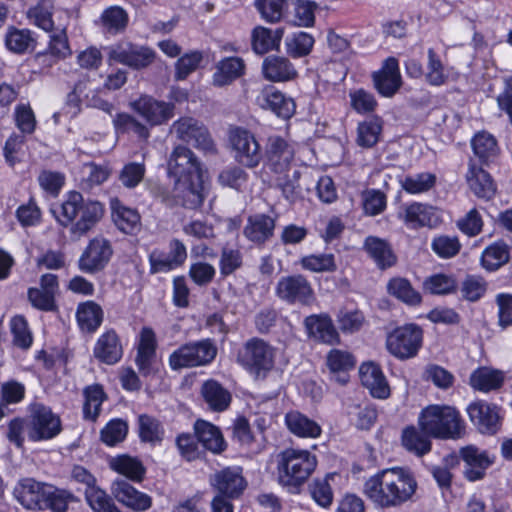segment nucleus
Returning <instances> with one entry per match:
<instances>
[{
  "mask_svg": "<svg viewBox=\"0 0 512 512\" xmlns=\"http://www.w3.org/2000/svg\"><path fill=\"white\" fill-rule=\"evenodd\" d=\"M417 482L407 470L391 468L370 477L364 484V494L381 508L398 507L409 501Z\"/></svg>",
  "mask_w": 512,
  "mask_h": 512,
  "instance_id": "nucleus-1",
  "label": "nucleus"
},
{
  "mask_svg": "<svg viewBox=\"0 0 512 512\" xmlns=\"http://www.w3.org/2000/svg\"><path fill=\"white\" fill-rule=\"evenodd\" d=\"M382 131V122L379 118H372L359 123L356 143L363 148L373 147L379 140Z\"/></svg>",
  "mask_w": 512,
  "mask_h": 512,
  "instance_id": "nucleus-47",
  "label": "nucleus"
},
{
  "mask_svg": "<svg viewBox=\"0 0 512 512\" xmlns=\"http://www.w3.org/2000/svg\"><path fill=\"white\" fill-rule=\"evenodd\" d=\"M201 394L209 408L214 411L226 410L231 402L230 392L212 379L203 383Z\"/></svg>",
  "mask_w": 512,
  "mask_h": 512,
  "instance_id": "nucleus-32",
  "label": "nucleus"
},
{
  "mask_svg": "<svg viewBox=\"0 0 512 512\" xmlns=\"http://www.w3.org/2000/svg\"><path fill=\"white\" fill-rule=\"evenodd\" d=\"M264 77L273 82L289 81L296 77L297 71L285 57L268 56L262 64Z\"/></svg>",
  "mask_w": 512,
  "mask_h": 512,
  "instance_id": "nucleus-28",
  "label": "nucleus"
},
{
  "mask_svg": "<svg viewBox=\"0 0 512 512\" xmlns=\"http://www.w3.org/2000/svg\"><path fill=\"white\" fill-rule=\"evenodd\" d=\"M217 355V347L210 339L190 342L175 350L169 357L173 370L205 366Z\"/></svg>",
  "mask_w": 512,
  "mask_h": 512,
  "instance_id": "nucleus-6",
  "label": "nucleus"
},
{
  "mask_svg": "<svg viewBox=\"0 0 512 512\" xmlns=\"http://www.w3.org/2000/svg\"><path fill=\"white\" fill-rule=\"evenodd\" d=\"M171 132L176 137L204 151L205 153H216V146L207 128L198 120L192 117H183L173 123Z\"/></svg>",
  "mask_w": 512,
  "mask_h": 512,
  "instance_id": "nucleus-10",
  "label": "nucleus"
},
{
  "mask_svg": "<svg viewBox=\"0 0 512 512\" xmlns=\"http://www.w3.org/2000/svg\"><path fill=\"white\" fill-rule=\"evenodd\" d=\"M436 176L432 173H420L406 177L401 186L406 192H425L434 188Z\"/></svg>",
  "mask_w": 512,
  "mask_h": 512,
  "instance_id": "nucleus-61",
  "label": "nucleus"
},
{
  "mask_svg": "<svg viewBox=\"0 0 512 512\" xmlns=\"http://www.w3.org/2000/svg\"><path fill=\"white\" fill-rule=\"evenodd\" d=\"M419 425L423 433L440 439L460 438L465 430L459 412L451 406H428L419 416Z\"/></svg>",
  "mask_w": 512,
  "mask_h": 512,
  "instance_id": "nucleus-4",
  "label": "nucleus"
},
{
  "mask_svg": "<svg viewBox=\"0 0 512 512\" xmlns=\"http://www.w3.org/2000/svg\"><path fill=\"white\" fill-rule=\"evenodd\" d=\"M326 363L331 372L340 373L336 377V381L341 384H345L348 381L346 372L355 366L356 361L350 352L340 349H332L327 354Z\"/></svg>",
  "mask_w": 512,
  "mask_h": 512,
  "instance_id": "nucleus-37",
  "label": "nucleus"
},
{
  "mask_svg": "<svg viewBox=\"0 0 512 512\" xmlns=\"http://www.w3.org/2000/svg\"><path fill=\"white\" fill-rule=\"evenodd\" d=\"M53 31L54 33L50 36L49 43L51 54L58 58H66L71 55V49L66 34V24L57 25Z\"/></svg>",
  "mask_w": 512,
  "mask_h": 512,
  "instance_id": "nucleus-58",
  "label": "nucleus"
},
{
  "mask_svg": "<svg viewBox=\"0 0 512 512\" xmlns=\"http://www.w3.org/2000/svg\"><path fill=\"white\" fill-rule=\"evenodd\" d=\"M129 105L152 126L161 125L173 117V104L158 101L149 95H142Z\"/></svg>",
  "mask_w": 512,
  "mask_h": 512,
  "instance_id": "nucleus-14",
  "label": "nucleus"
},
{
  "mask_svg": "<svg viewBox=\"0 0 512 512\" xmlns=\"http://www.w3.org/2000/svg\"><path fill=\"white\" fill-rule=\"evenodd\" d=\"M33 43L30 31L9 28L5 37L6 47L14 53H24Z\"/></svg>",
  "mask_w": 512,
  "mask_h": 512,
  "instance_id": "nucleus-56",
  "label": "nucleus"
},
{
  "mask_svg": "<svg viewBox=\"0 0 512 512\" xmlns=\"http://www.w3.org/2000/svg\"><path fill=\"white\" fill-rule=\"evenodd\" d=\"M84 397V416L86 419L94 421L100 413V408L105 398L104 391L100 385L88 386L84 390Z\"/></svg>",
  "mask_w": 512,
  "mask_h": 512,
  "instance_id": "nucleus-50",
  "label": "nucleus"
},
{
  "mask_svg": "<svg viewBox=\"0 0 512 512\" xmlns=\"http://www.w3.org/2000/svg\"><path fill=\"white\" fill-rule=\"evenodd\" d=\"M470 385L475 390L490 392L499 389L504 382V374L500 370L480 367L470 375Z\"/></svg>",
  "mask_w": 512,
  "mask_h": 512,
  "instance_id": "nucleus-33",
  "label": "nucleus"
},
{
  "mask_svg": "<svg viewBox=\"0 0 512 512\" xmlns=\"http://www.w3.org/2000/svg\"><path fill=\"white\" fill-rule=\"evenodd\" d=\"M110 467L133 481H141L145 474V468L141 461L128 455L112 458Z\"/></svg>",
  "mask_w": 512,
  "mask_h": 512,
  "instance_id": "nucleus-43",
  "label": "nucleus"
},
{
  "mask_svg": "<svg viewBox=\"0 0 512 512\" xmlns=\"http://www.w3.org/2000/svg\"><path fill=\"white\" fill-rule=\"evenodd\" d=\"M432 250L442 258H451L458 254L461 248L458 237L441 235L433 239Z\"/></svg>",
  "mask_w": 512,
  "mask_h": 512,
  "instance_id": "nucleus-60",
  "label": "nucleus"
},
{
  "mask_svg": "<svg viewBox=\"0 0 512 512\" xmlns=\"http://www.w3.org/2000/svg\"><path fill=\"white\" fill-rule=\"evenodd\" d=\"M128 15L124 9L118 6L107 8L101 16V23L109 33H117L125 29Z\"/></svg>",
  "mask_w": 512,
  "mask_h": 512,
  "instance_id": "nucleus-53",
  "label": "nucleus"
},
{
  "mask_svg": "<svg viewBox=\"0 0 512 512\" xmlns=\"http://www.w3.org/2000/svg\"><path fill=\"white\" fill-rule=\"evenodd\" d=\"M54 486L36 481L33 478H23L14 487V496L26 509H43L45 497L51 495Z\"/></svg>",
  "mask_w": 512,
  "mask_h": 512,
  "instance_id": "nucleus-13",
  "label": "nucleus"
},
{
  "mask_svg": "<svg viewBox=\"0 0 512 512\" xmlns=\"http://www.w3.org/2000/svg\"><path fill=\"white\" fill-rule=\"evenodd\" d=\"M195 434L203 447L213 453L225 449V441L218 427L204 420H197L194 425Z\"/></svg>",
  "mask_w": 512,
  "mask_h": 512,
  "instance_id": "nucleus-29",
  "label": "nucleus"
},
{
  "mask_svg": "<svg viewBox=\"0 0 512 512\" xmlns=\"http://www.w3.org/2000/svg\"><path fill=\"white\" fill-rule=\"evenodd\" d=\"M284 35L283 28L272 31L262 26L256 27L252 32V47L257 54H265L270 50H279Z\"/></svg>",
  "mask_w": 512,
  "mask_h": 512,
  "instance_id": "nucleus-31",
  "label": "nucleus"
},
{
  "mask_svg": "<svg viewBox=\"0 0 512 512\" xmlns=\"http://www.w3.org/2000/svg\"><path fill=\"white\" fill-rule=\"evenodd\" d=\"M52 10V0H42L34 8L30 9L29 17L41 29L52 32L56 28L52 20Z\"/></svg>",
  "mask_w": 512,
  "mask_h": 512,
  "instance_id": "nucleus-52",
  "label": "nucleus"
},
{
  "mask_svg": "<svg viewBox=\"0 0 512 512\" xmlns=\"http://www.w3.org/2000/svg\"><path fill=\"white\" fill-rule=\"evenodd\" d=\"M364 248L381 269L391 267L396 262V257L389 244L381 238L375 236L367 237L364 242Z\"/></svg>",
  "mask_w": 512,
  "mask_h": 512,
  "instance_id": "nucleus-35",
  "label": "nucleus"
},
{
  "mask_svg": "<svg viewBox=\"0 0 512 512\" xmlns=\"http://www.w3.org/2000/svg\"><path fill=\"white\" fill-rule=\"evenodd\" d=\"M168 177L178 192H202L206 189L205 172L196 155L186 146L178 145L167 163Z\"/></svg>",
  "mask_w": 512,
  "mask_h": 512,
  "instance_id": "nucleus-3",
  "label": "nucleus"
},
{
  "mask_svg": "<svg viewBox=\"0 0 512 512\" xmlns=\"http://www.w3.org/2000/svg\"><path fill=\"white\" fill-rule=\"evenodd\" d=\"M495 302L498 307V325L506 329L512 325V294L499 293Z\"/></svg>",
  "mask_w": 512,
  "mask_h": 512,
  "instance_id": "nucleus-64",
  "label": "nucleus"
},
{
  "mask_svg": "<svg viewBox=\"0 0 512 512\" xmlns=\"http://www.w3.org/2000/svg\"><path fill=\"white\" fill-rule=\"evenodd\" d=\"M113 124L117 132L127 133L133 132L141 139H148L150 133L149 129L127 113H118L113 119Z\"/></svg>",
  "mask_w": 512,
  "mask_h": 512,
  "instance_id": "nucleus-51",
  "label": "nucleus"
},
{
  "mask_svg": "<svg viewBox=\"0 0 512 512\" xmlns=\"http://www.w3.org/2000/svg\"><path fill=\"white\" fill-rule=\"evenodd\" d=\"M95 358L99 361L113 365L120 361L123 355V348L117 333L114 330H108L97 340L94 350Z\"/></svg>",
  "mask_w": 512,
  "mask_h": 512,
  "instance_id": "nucleus-26",
  "label": "nucleus"
},
{
  "mask_svg": "<svg viewBox=\"0 0 512 512\" xmlns=\"http://www.w3.org/2000/svg\"><path fill=\"white\" fill-rule=\"evenodd\" d=\"M244 70V63L238 57H229L220 61L213 75V84L219 87L230 84L240 77Z\"/></svg>",
  "mask_w": 512,
  "mask_h": 512,
  "instance_id": "nucleus-39",
  "label": "nucleus"
},
{
  "mask_svg": "<svg viewBox=\"0 0 512 512\" xmlns=\"http://www.w3.org/2000/svg\"><path fill=\"white\" fill-rule=\"evenodd\" d=\"M487 290V282L484 278L476 275H468L462 282L461 293L464 299L478 301Z\"/></svg>",
  "mask_w": 512,
  "mask_h": 512,
  "instance_id": "nucleus-57",
  "label": "nucleus"
},
{
  "mask_svg": "<svg viewBox=\"0 0 512 512\" xmlns=\"http://www.w3.org/2000/svg\"><path fill=\"white\" fill-rule=\"evenodd\" d=\"M229 144L234 153V159L239 164L254 168L260 163L262 158L260 145L250 131L241 127L231 128Z\"/></svg>",
  "mask_w": 512,
  "mask_h": 512,
  "instance_id": "nucleus-9",
  "label": "nucleus"
},
{
  "mask_svg": "<svg viewBox=\"0 0 512 512\" xmlns=\"http://www.w3.org/2000/svg\"><path fill=\"white\" fill-rule=\"evenodd\" d=\"M304 269L312 272L334 271L336 269L332 254L308 255L301 259Z\"/></svg>",
  "mask_w": 512,
  "mask_h": 512,
  "instance_id": "nucleus-62",
  "label": "nucleus"
},
{
  "mask_svg": "<svg viewBox=\"0 0 512 512\" xmlns=\"http://www.w3.org/2000/svg\"><path fill=\"white\" fill-rule=\"evenodd\" d=\"M295 149L280 136L268 138L265 157L267 166L275 173H286L294 159Z\"/></svg>",
  "mask_w": 512,
  "mask_h": 512,
  "instance_id": "nucleus-16",
  "label": "nucleus"
},
{
  "mask_svg": "<svg viewBox=\"0 0 512 512\" xmlns=\"http://www.w3.org/2000/svg\"><path fill=\"white\" fill-rule=\"evenodd\" d=\"M403 219L411 228L424 226L433 228L438 226L441 222L440 215L435 208L420 203L407 206Z\"/></svg>",
  "mask_w": 512,
  "mask_h": 512,
  "instance_id": "nucleus-27",
  "label": "nucleus"
},
{
  "mask_svg": "<svg viewBox=\"0 0 512 512\" xmlns=\"http://www.w3.org/2000/svg\"><path fill=\"white\" fill-rule=\"evenodd\" d=\"M210 482L220 495L231 499L239 497L247 485L240 467L224 468L216 472Z\"/></svg>",
  "mask_w": 512,
  "mask_h": 512,
  "instance_id": "nucleus-19",
  "label": "nucleus"
},
{
  "mask_svg": "<svg viewBox=\"0 0 512 512\" xmlns=\"http://www.w3.org/2000/svg\"><path fill=\"white\" fill-rule=\"evenodd\" d=\"M276 295L283 301L301 305H311L315 295L310 282L303 275L285 276L276 285Z\"/></svg>",
  "mask_w": 512,
  "mask_h": 512,
  "instance_id": "nucleus-12",
  "label": "nucleus"
},
{
  "mask_svg": "<svg viewBox=\"0 0 512 512\" xmlns=\"http://www.w3.org/2000/svg\"><path fill=\"white\" fill-rule=\"evenodd\" d=\"M128 426L121 419L111 420L101 431V439L109 446L123 441L127 435Z\"/></svg>",
  "mask_w": 512,
  "mask_h": 512,
  "instance_id": "nucleus-59",
  "label": "nucleus"
},
{
  "mask_svg": "<svg viewBox=\"0 0 512 512\" xmlns=\"http://www.w3.org/2000/svg\"><path fill=\"white\" fill-rule=\"evenodd\" d=\"M110 58L133 69H143L154 62L156 54L149 47L127 43L112 49Z\"/></svg>",
  "mask_w": 512,
  "mask_h": 512,
  "instance_id": "nucleus-17",
  "label": "nucleus"
},
{
  "mask_svg": "<svg viewBox=\"0 0 512 512\" xmlns=\"http://www.w3.org/2000/svg\"><path fill=\"white\" fill-rule=\"evenodd\" d=\"M510 257L509 247L499 241L488 246L482 253L481 263L486 270L494 271L508 262Z\"/></svg>",
  "mask_w": 512,
  "mask_h": 512,
  "instance_id": "nucleus-45",
  "label": "nucleus"
},
{
  "mask_svg": "<svg viewBox=\"0 0 512 512\" xmlns=\"http://www.w3.org/2000/svg\"><path fill=\"white\" fill-rule=\"evenodd\" d=\"M274 228V218L264 214H257L248 218L244 234L253 242L263 243L273 235Z\"/></svg>",
  "mask_w": 512,
  "mask_h": 512,
  "instance_id": "nucleus-30",
  "label": "nucleus"
},
{
  "mask_svg": "<svg viewBox=\"0 0 512 512\" xmlns=\"http://www.w3.org/2000/svg\"><path fill=\"white\" fill-rule=\"evenodd\" d=\"M359 377L362 385L369 390L374 398L386 399L390 396L388 382L377 364L362 363L359 368Z\"/></svg>",
  "mask_w": 512,
  "mask_h": 512,
  "instance_id": "nucleus-24",
  "label": "nucleus"
},
{
  "mask_svg": "<svg viewBox=\"0 0 512 512\" xmlns=\"http://www.w3.org/2000/svg\"><path fill=\"white\" fill-rule=\"evenodd\" d=\"M112 218L119 230L126 234H135L140 230L141 221L139 213L132 208L112 201Z\"/></svg>",
  "mask_w": 512,
  "mask_h": 512,
  "instance_id": "nucleus-34",
  "label": "nucleus"
},
{
  "mask_svg": "<svg viewBox=\"0 0 512 512\" xmlns=\"http://www.w3.org/2000/svg\"><path fill=\"white\" fill-rule=\"evenodd\" d=\"M255 5L262 18L269 23L280 22L287 8L285 0H256Z\"/></svg>",
  "mask_w": 512,
  "mask_h": 512,
  "instance_id": "nucleus-54",
  "label": "nucleus"
},
{
  "mask_svg": "<svg viewBox=\"0 0 512 512\" xmlns=\"http://www.w3.org/2000/svg\"><path fill=\"white\" fill-rule=\"evenodd\" d=\"M467 412L470 420L483 434H495L500 426V417L497 407L483 401L471 403Z\"/></svg>",
  "mask_w": 512,
  "mask_h": 512,
  "instance_id": "nucleus-20",
  "label": "nucleus"
},
{
  "mask_svg": "<svg viewBox=\"0 0 512 512\" xmlns=\"http://www.w3.org/2000/svg\"><path fill=\"white\" fill-rule=\"evenodd\" d=\"M422 345V330L415 324H407L393 330L386 339L388 351L400 360L413 358Z\"/></svg>",
  "mask_w": 512,
  "mask_h": 512,
  "instance_id": "nucleus-8",
  "label": "nucleus"
},
{
  "mask_svg": "<svg viewBox=\"0 0 512 512\" xmlns=\"http://www.w3.org/2000/svg\"><path fill=\"white\" fill-rule=\"evenodd\" d=\"M466 182L473 192H495L496 184L492 176L483 168L470 163L466 173Z\"/></svg>",
  "mask_w": 512,
  "mask_h": 512,
  "instance_id": "nucleus-44",
  "label": "nucleus"
},
{
  "mask_svg": "<svg viewBox=\"0 0 512 512\" xmlns=\"http://www.w3.org/2000/svg\"><path fill=\"white\" fill-rule=\"evenodd\" d=\"M314 38L306 32H297L285 40L286 52L294 58L307 56L314 45Z\"/></svg>",
  "mask_w": 512,
  "mask_h": 512,
  "instance_id": "nucleus-49",
  "label": "nucleus"
},
{
  "mask_svg": "<svg viewBox=\"0 0 512 512\" xmlns=\"http://www.w3.org/2000/svg\"><path fill=\"white\" fill-rule=\"evenodd\" d=\"M85 496L94 512H121L105 491L96 486L86 489Z\"/></svg>",
  "mask_w": 512,
  "mask_h": 512,
  "instance_id": "nucleus-55",
  "label": "nucleus"
},
{
  "mask_svg": "<svg viewBox=\"0 0 512 512\" xmlns=\"http://www.w3.org/2000/svg\"><path fill=\"white\" fill-rule=\"evenodd\" d=\"M474 154L484 164L494 162L499 155V147L495 137L485 131L478 132L471 140Z\"/></svg>",
  "mask_w": 512,
  "mask_h": 512,
  "instance_id": "nucleus-36",
  "label": "nucleus"
},
{
  "mask_svg": "<svg viewBox=\"0 0 512 512\" xmlns=\"http://www.w3.org/2000/svg\"><path fill=\"white\" fill-rule=\"evenodd\" d=\"M304 326L308 336L316 341L329 345L339 343V334L327 314H314L306 317Z\"/></svg>",
  "mask_w": 512,
  "mask_h": 512,
  "instance_id": "nucleus-22",
  "label": "nucleus"
},
{
  "mask_svg": "<svg viewBox=\"0 0 512 512\" xmlns=\"http://www.w3.org/2000/svg\"><path fill=\"white\" fill-rule=\"evenodd\" d=\"M138 433L142 442L156 444L164 438V427L155 417L148 414L138 416Z\"/></svg>",
  "mask_w": 512,
  "mask_h": 512,
  "instance_id": "nucleus-42",
  "label": "nucleus"
},
{
  "mask_svg": "<svg viewBox=\"0 0 512 512\" xmlns=\"http://www.w3.org/2000/svg\"><path fill=\"white\" fill-rule=\"evenodd\" d=\"M285 420L288 429L299 437L316 438L321 434L320 425L299 412L287 413Z\"/></svg>",
  "mask_w": 512,
  "mask_h": 512,
  "instance_id": "nucleus-38",
  "label": "nucleus"
},
{
  "mask_svg": "<svg viewBox=\"0 0 512 512\" xmlns=\"http://www.w3.org/2000/svg\"><path fill=\"white\" fill-rule=\"evenodd\" d=\"M317 466L316 456L307 450L289 448L278 456L279 482L290 489H297L310 477Z\"/></svg>",
  "mask_w": 512,
  "mask_h": 512,
  "instance_id": "nucleus-5",
  "label": "nucleus"
},
{
  "mask_svg": "<svg viewBox=\"0 0 512 512\" xmlns=\"http://www.w3.org/2000/svg\"><path fill=\"white\" fill-rule=\"evenodd\" d=\"M429 435L422 434L415 427H407L402 433V444L410 452L422 456L431 450Z\"/></svg>",
  "mask_w": 512,
  "mask_h": 512,
  "instance_id": "nucleus-46",
  "label": "nucleus"
},
{
  "mask_svg": "<svg viewBox=\"0 0 512 512\" xmlns=\"http://www.w3.org/2000/svg\"><path fill=\"white\" fill-rule=\"evenodd\" d=\"M112 255L110 243L104 238L92 239L79 259V269L85 273L102 270Z\"/></svg>",
  "mask_w": 512,
  "mask_h": 512,
  "instance_id": "nucleus-18",
  "label": "nucleus"
},
{
  "mask_svg": "<svg viewBox=\"0 0 512 512\" xmlns=\"http://www.w3.org/2000/svg\"><path fill=\"white\" fill-rule=\"evenodd\" d=\"M111 493L118 502L134 510L144 511L151 506V498L148 495L139 492L123 479L112 483Z\"/></svg>",
  "mask_w": 512,
  "mask_h": 512,
  "instance_id": "nucleus-25",
  "label": "nucleus"
},
{
  "mask_svg": "<svg viewBox=\"0 0 512 512\" xmlns=\"http://www.w3.org/2000/svg\"><path fill=\"white\" fill-rule=\"evenodd\" d=\"M52 212L65 226L77 219L71 227V233L80 238L102 219L105 209L99 201L84 199L82 194H70L69 199L54 206Z\"/></svg>",
  "mask_w": 512,
  "mask_h": 512,
  "instance_id": "nucleus-2",
  "label": "nucleus"
},
{
  "mask_svg": "<svg viewBox=\"0 0 512 512\" xmlns=\"http://www.w3.org/2000/svg\"><path fill=\"white\" fill-rule=\"evenodd\" d=\"M376 90L384 97L393 96L401 86L398 62L395 58L385 60L382 68L373 73Z\"/></svg>",
  "mask_w": 512,
  "mask_h": 512,
  "instance_id": "nucleus-23",
  "label": "nucleus"
},
{
  "mask_svg": "<svg viewBox=\"0 0 512 512\" xmlns=\"http://www.w3.org/2000/svg\"><path fill=\"white\" fill-rule=\"evenodd\" d=\"M387 292L410 306H416L421 303V295L411 285L406 278L395 277L387 283Z\"/></svg>",
  "mask_w": 512,
  "mask_h": 512,
  "instance_id": "nucleus-41",
  "label": "nucleus"
},
{
  "mask_svg": "<svg viewBox=\"0 0 512 512\" xmlns=\"http://www.w3.org/2000/svg\"><path fill=\"white\" fill-rule=\"evenodd\" d=\"M353 424L361 430H368L377 419V411L370 405H357L349 412Z\"/></svg>",
  "mask_w": 512,
  "mask_h": 512,
  "instance_id": "nucleus-63",
  "label": "nucleus"
},
{
  "mask_svg": "<svg viewBox=\"0 0 512 512\" xmlns=\"http://www.w3.org/2000/svg\"><path fill=\"white\" fill-rule=\"evenodd\" d=\"M29 412L27 434L30 440H49L61 432V420L49 407L34 403L30 406Z\"/></svg>",
  "mask_w": 512,
  "mask_h": 512,
  "instance_id": "nucleus-7",
  "label": "nucleus"
},
{
  "mask_svg": "<svg viewBox=\"0 0 512 512\" xmlns=\"http://www.w3.org/2000/svg\"><path fill=\"white\" fill-rule=\"evenodd\" d=\"M458 464V456L450 453L443 458L441 464L433 465L430 468V472L440 488L449 489L451 487L453 477L451 470Z\"/></svg>",
  "mask_w": 512,
  "mask_h": 512,
  "instance_id": "nucleus-48",
  "label": "nucleus"
},
{
  "mask_svg": "<svg viewBox=\"0 0 512 512\" xmlns=\"http://www.w3.org/2000/svg\"><path fill=\"white\" fill-rule=\"evenodd\" d=\"M257 104L263 109H269L278 117L288 119L295 113V102L292 98L286 97L274 87L267 86L256 98Z\"/></svg>",
  "mask_w": 512,
  "mask_h": 512,
  "instance_id": "nucleus-21",
  "label": "nucleus"
},
{
  "mask_svg": "<svg viewBox=\"0 0 512 512\" xmlns=\"http://www.w3.org/2000/svg\"><path fill=\"white\" fill-rule=\"evenodd\" d=\"M76 317L81 330L91 333L101 325L103 311L95 302L87 301L78 306Z\"/></svg>",
  "mask_w": 512,
  "mask_h": 512,
  "instance_id": "nucleus-40",
  "label": "nucleus"
},
{
  "mask_svg": "<svg viewBox=\"0 0 512 512\" xmlns=\"http://www.w3.org/2000/svg\"><path fill=\"white\" fill-rule=\"evenodd\" d=\"M275 349L260 338H251L244 344L240 362L251 372L260 375L274 366Z\"/></svg>",
  "mask_w": 512,
  "mask_h": 512,
  "instance_id": "nucleus-11",
  "label": "nucleus"
},
{
  "mask_svg": "<svg viewBox=\"0 0 512 512\" xmlns=\"http://www.w3.org/2000/svg\"><path fill=\"white\" fill-rule=\"evenodd\" d=\"M459 453L465 463L464 477L471 482L483 479L486 475V470L495 461V457L488 451L481 450L474 445L461 448Z\"/></svg>",
  "mask_w": 512,
  "mask_h": 512,
  "instance_id": "nucleus-15",
  "label": "nucleus"
}]
</instances>
